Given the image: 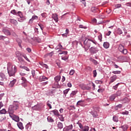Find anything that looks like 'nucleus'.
<instances>
[{"label": "nucleus", "mask_w": 131, "mask_h": 131, "mask_svg": "<svg viewBox=\"0 0 131 131\" xmlns=\"http://www.w3.org/2000/svg\"><path fill=\"white\" fill-rule=\"evenodd\" d=\"M19 102L15 101L13 103L12 105H10L8 108V112L9 114H13L18 108H19Z\"/></svg>", "instance_id": "f257e3e1"}, {"label": "nucleus", "mask_w": 131, "mask_h": 131, "mask_svg": "<svg viewBox=\"0 0 131 131\" xmlns=\"http://www.w3.org/2000/svg\"><path fill=\"white\" fill-rule=\"evenodd\" d=\"M8 73L9 76H14L17 71V67L8 64L7 67Z\"/></svg>", "instance_id": "f03ea898"}, {"label": "nucleus", "mask_w": 131, "mask_h": 131, "mask_svg": "<svg viewBox=\"0 0 131 131\" xmlns=\"http://www.w3.org/2000/svg\"><path fill=\"white\" fill-rule=\"evenodd\" d=\"M93 43H95L96 45V42H95V41L90 39H88V40H86V39L85 41H84V48L85 50H86V51H88V50H89L90 48H91V46H92Z\"/></svg>", "instance_id": "7ed1b4c3"}, {"label": "nucleus", "mask_w": 131, "mask_h": 131, "mask_svg": "<svg viewBox=\"0 0 131 131\" xmlns=\"http://www.w3.org/2000/svg\"><path fill=\"white\" fill-rule=\"evenodd\" d=\"M100 112V110L98 107H94V110L91 111V114L93 115V117H97L98 116V112Z\"/></svg>", "instance_id": "20e7f679"}, {"label": "nucleus", "mask_w": 131, "mask_h": 131, "mask_svg": "<svg viewBox=\"0 0 131 131\" xmlns=\"http://www.w3.org/2000/svg\"><path fill=\"white\" fill-rule=\"evenodd\" d=\"M9 116L11 117V118H12L13 120H14V121H16V122H19V121H20L19 117L16 115H15L13 114H9Z\"/></svg>", "instance_id": "39448f33"}, {"label": "nucleus", "mask_w": 131, "mask_h": 131, "mask_svg": "<svg viewBox=\"0 0 131 131\" xmlns=\"http://www.w3.org/2000/svg\"><path fill=\"white\" fill-rule=\"evenodd\" d=\"M17 15L20 18V19H18V21H19V22H23V21H24V20L26 19V18H25L24 16H23V14L21 11H18L17 12Z\"/></svg>", "instance_id": "423d86ee"}, {"label": "nucleus", "mask_w": 131, "mask_h": 131, "mask_svg": "<svg viewBox=\"0 0 131 131\" xmlns=\"http://www.w3.org/2000/svg\"><path fill=\"white\" fill-rule=\"evenodd\" d=\"M129 101H130V99L127 97H125L119 100L120 102H122V103H123L124 104H126L127 103H129Z\"/></svg>", "instance_id": "0eeeda50"}, {"label": "nucleus", "mask_w": 131, "mask_h": 131, "mask_svg": "<svg viewBox=\"0 0 131 131\" xmlns=\"http://www.w3.org/2000/svg\"><path fill=\"white\" fill-rule=\"evenodd\" d=\"M116 79H117V76L116 75H114L111 77L110 78L109 84H111V83H112L113 82H114V81H115Z\"/></svg>", "instance_id": "6e6552de"}, {"label": "nucleus", "mask_w": 131, "mask_h": 131, "mask_svg": "<svg viewBox=\"0 0 131 131\" xmlns=\"http://www.w3.org/2000/svg\"><path fill=\"white\" fill-rule=\"evenodd\" d=\"M72 128H73V125L71 124L63 128V131H71L72 130Z\"/></svg>", "instance_id": "1a4fd4ad"}, {"label": "nucleus", "mask_w": 131, "mask_h": 131, "mask_svg": "<svg viewBox=\"0 0 131 131\" xmlns=\"http://www.w3.org/2000/svg\"><path fill=\"white\" fill-rule=\"evenodd\" d=\"M32 109L33 110H37L38 111H39V110H40V109H41V107L40 106V105L37 104L36 105L32 106Z\"/></svg>", "instance_id": "9d476101"}, {"label": "nucleus", "mask_w": 131, "mask_h": 131, "mask_svg": "<svg viewBox=\"0 0 131 131\" xmlns=\"http://www.w3.org/2000/svg\"><path fill=\"white\" fill-rule=\"evenodd\" d=\"M90 52L92 54H96L98 52V49H97V48H95L94 47H91V49H90Z\"/></svg>", "instance_id": "9b49d317"}, {"label": "nucleus", "mask_w": 131, "mask_h": 131, "mask_svg": "<svg viewBox=\"0 0 131 131\" xmlns=\"http://www.w3.org/2000/svg\"><path fill=\"white\" fill-rule=\"evenodd\" d=\"M9 20L10 23H11V24H13L14 26H17V25H18V21H17L16 20L14 19H10Z\"/></svg>", "instance_id": "f8f14e48"}, {"label": "nucleus", "mask_w": 131, "mask_h": 131, "mask_svg": "<svg viewBox=\"0 0 131 131\" xmlns=\"http://www.w3.org/2000/svg\"><path fill=\"white\" fill-rule=\"evenodd\" d=\"M16 81H17V80H16V79H14L12 81H11L10 83L9 84V88H13L15 83H16Z\"/></svg>", "instance_id": "ddd939ff"}, {"label": "nucleus", "mask_w": 131, "mask_h": 131, "mask_svg": "<svg viewBox=\"0 0 131 131\" xmlns=\"http://www.w3.org/2000/svg\"><path fill=\"white\" fill-rule=\"evenodd\" d=\"M23 58H24V55H23L18 58V61H19L21 64H25V61Z\"/></svg>", "instance_id": "4468645a"}, {"label": "nucleus", "mask_w": 131, "mask_h": 131, "mask_svg": "<svg viewBox=\"0 0 131 131\" xmlns=\"http://www.w3.org/2000/svg\"><path fill=\"white\" fill-rule=\"evenodd\" d=\"M39 81H45L48 80V78L45 76H40L39 78Z\"/></svg>", "instance_id": "2eb2a0df"}, {"label": "nucleus", "mask_w": 131, "mask_h": 131, "mask_svg": "<svg viewBox=\"0 0 131 131\" xmlns=\"http://www.w3.org/2000/svg\"><path fill=\"white\" fill-rule=\"evenodd\" d=\"M91 12L93 13H97L99 12V9H98L96 7H93L91 9Z\"/></svg>", "instance_id": "dca6fc26"}, {"label": "nucleus", "mask_w": 131, "mask_h": 131, "mask_svg": "<svg viewBox=\"0 0 131 131\" xmlns=\"http://www.w3.org/2000/svg\"><path fill=\"white\" fill-rule=\"evenodd\" d=\"M52 18L54 19V21H55V22H58V15H57V14L54 13L52 15Z\"/></svg>", "instance_id": "f3484780"}, {"label": "nucleus", "mask_w": 131, "mask_h": 131, "mask_svg": "<svg viewBox=\"0 0 131 131\" xmlns=\"http://www.w3.org/2000/svg\"><path fill=\"white\" fill-rule=\"evenodd\" d=\"M17 125L20 129H23L24 128V127L23 126V124L21 122H18L17 123Z\"/></svg>", "instance_id": "a211bd4d"}, {"label": "nucleus", "mask_w": 131, "mask_h": 131, "mask_svg": "<svg viewBox=\"0 0 131 131\" xmlns=\"http://www.w3.org/2000/svg\"><path fill=\"white\" fill-rule=\"evenodd\" d=\"M58 53L59 55H67V54H68V52L61 50L58 51Z\"/></svg>", "instance_id": "6ab92c4d"}, {"label": "nucleus", "mask_w": 131, "mask_h": 131, "mask_svg": "<svg viewBox=\"0 0 131 131\" xmlns=\"http://www.w3.org/2000/svg\"><path fill=\"white\" fill-rule=\"evenodd\" d=\"M54 89H59L60 85L59 84V82H56L53 84Z\"/></svg>", "instance_id": "aec40b11"}, {"label": "nucleus", "mask_w": 131, "mask_h": 131, "mask_svg": "<svg viewBox=\"0 0 131 131\" xmlns=\"http://www.w3.org/2000/svg\"><path fill=\"white\" fill-rule=\"evenodd\" d=\"M3 32L6 34V35H10L11 33H10V31L6 29H4L3 30Z\"/></svg>", "instance_id": "412c9836"}, {"label": "nucleus", "mask_w": 131, "mask_h": 131, "mask_svg": "<svg viewBox=\"0 0 131 131\" xmlns=\"http://www.w3.org/2000/svg\"><path fill=\"white\" fill-rule=\"evenodd\" d=\"M110 46V44H109L107 42H104L103 43V47L105 49H108L109 48V47Z\"/></svg>", "instance_id": "4be33fe9"}, {"label": "nucleus", "mask_w": 131, "mask_h": 131, "mask_svg": "<svg viewBox=\"0 0 131 131\" xmlns=\"http://www.w3.org/2000/svg\"><path fill=\"white\" fill-rule=\"evenodd\" d=\"M16 41L18 43L19 48H22V46L21 45V43H22V40L20 39V38H18L16 39Z\"/></svg>", "instance_id": "5701e85b"}, {"label": "nucleus", "mask_w": 131, "mask_h": 131, "mask_svg": "<svg viewBox=\"0 0 131 131\" xmlns=\"http://www.w3.org/2000/svg\"><path fill=\"white\" fill-rule=\"evenodd\" d=\"M21 80H22V84H24V83H27V79H26V78L24 77H21Z\"/></svg>", "instance_id": "b1692460"}, {"label": "nucleus", "mask_w": 131, "mask_h": 131, "mask_svg": "<svg viewBox=\"0 0 131 131\" xmlns=\"http://www.w3.org/2000/svg\"><path fill=\"white\" fill-rule=\"evenodd\" d=\"M51 113H53V114H54V115H55L56 116H58L59 115V112L57 110L51 111Z\"/></svg>", "instance_id": "393cba45"}, {"label": "nucleus", "mask_w": 131, "mask_h": 131, "mask_svg": "<svg viewBox=\"0 0 131 131\" xmlns=\"http://www.w3.org/2000/svg\"><path fill=\"white\" fill-rule=\"evenodd\" d=\"M124 49V47L121 45H119L118 47V50L120 51V52H122V51Z\"/></svg>", "instance_id": "a878e982"}, {"label": "nucleus", "mask_w": 131, "mask_h": 131, "mask_svg": "<svg viewBox=\"0 0 131 131\" xmlns=\"http://www.w3.org/2000/svg\"><path fill=\"white\" fill-rule=\"evenodd\" d=\"M115 98H116V96L115 95V94L112 95L110 97V101H114V100H115Z\"/></svg>", "instance_id": "bb28decb"}, {"label": "nucleus", "mask_w": 131, "mask_h": 131, "mask_svg": "<svg viewBox=\"0 0 131 131\" xmlns=\"http://www.w3.org/2000/svg\"><path fill=\"white\" fill-rule=\"evenodd\" d=\"M55 81L56 82H59L60 81V80L61 79V76H57L54 78Z\"/></svg>", "instance_id": "cd10ccee"}, {"label": "nucleus", "mask_w": 131, "mask_h": 131, "mask_svg": "<svg viewBox=\"0 0 131 131\" xmlns=\"http://www.w3.org/2000/svg\"><path fill=\"white\" fill-rule=\"evenodd\" d=\"M57 127H58V128H59L60 129H61V128H63V123L59 122L57 124Z\"/></svg>", "instance_id": "c85d7f7f"}, {"label": "nucleus", "mask_w": 131, "mask_h": 131, "mask_svg": "<svg viewBox=\"0 0 131 131\" xmlns=\"http://www.w3.org/2000/svg\"><path fill=\"white\" fill-rule=\"evenodd\" d=\"M15 55L17 57H18V58H20V57H21L22 56H23V55H22L21 54V53H20V52L19 51H16L15 52Z\"/></svg>", "instance_id": "c756f323"}, {"label": "nucleus", "mask_w": 131, "mask_h": 131, "mask_svg": "<svg viewBox=\"0 0 131 131\" xmlns=\"http://www.w3.org/2000/svg\"><path fill=\"white\" fill-rule=\"evenodd\" d=\"M19 67L21 68V69H24L25 70H26V71H30V70L27 67L20 66Z\"/></svg>", "instance_id": "7c9ffc66"}, {"label": "nucleus", "mask_w": 131, "mask_h": 131, "mask_svg": "<svg viewBox=\"0 0 131 131\" xmlns=\"http://www.w3.org/2000/svg\"><path fill=\"white\" fill-rule=\"evenodd\" d=\"M37 19H38V17L36 15H34L32 16V18L30 19V22L33 21V20H37Z\"/></svg>", "instance_id": "2f4dec72"}, {"label": "nucleus", "mask_w": 131, "mask_h": 131, "mask_svg": "<svg viewBox=\"0 0 131 131\" xmlns=\"http://www.w3.org/2000/svg\"><path fill=\"white\" fill-rule=\"evenodd\" d=\"M121 128H122L124 131H126L127 130V128H128V126H127V125H124L123 126H121Z\"/></svg>", "instance_id": "473e14b6"}, {"label": "nucleus", "mask_w": 131, "mask_h": 131, "mask_svg": "<svg viewBox=\"0 0 131 131\" xmlns=\"http://www.w3.org/2000/svg\"><path fill=\"white\" fill-rule=\"evenodd\" d=\"M83 102L84 101L82 100H80L77 102V105H78V106H83Z\"/></svg>", "instance_id": "72a5a7b5"}, {"label": "nucleus", "mask_w": 131, "mask_h": 131, "mask_svg": "<svg viewBox=\"0 0 131 131\" xmlns=\"http://www.w3.org/2000/svg\"><path fill=\"white\" fill-rule=\"evenodd\" d=\"M47 120L49 122H54V119L52 117H48Z\"/></svg>", "instance_id": "f704fd0d"}, {"label": "nucleus", "mask_w": 131, "mask_h": 131, "mask_svg": "<svg viewBox=\"0 0 131 131\" xmlns=\"http://www.w3.org/2000/svg\"><path fill=\"white\" fill-rule=\"evenodd\" d=\"M116 32L117 33V34H122V30H121V29L120 28H118L117 31Z\"/></svg>", "instance_id": "c9c22d12"}, {"label": "nucleus", "mask_w": 131, "mask_h": 131, "mask_svg": "<svg viewBox=\"0 0 131 131\" xmlns=\"http://www.w3.org/2000/svg\"><path fill=\"white\" fill-rule=\"evenodd\" d=\"M19 75L20 76H25V75H26V73H25V72L23 71V70H21L20 72H19Z\"/></svg>", "instance_id": "e433bc0d"}, {"label": "nucleus", "mask_w": 131, "mask_h": 131, "mask_svg": "<svg viewBox=\"0 0 131 131\" xmlns=\"http://www.w3.org/2000/svg\"><path fill=\"white\" fill-rule=\"evenodd\" d=\"M115 95H116V97H119L121 96V91H119L116 92V94H115Z\"/></svg>", "instance_id": "4c0bfd02"}, {"label": "nucleus", "mask_w": 131, "mask_h": 131, "mask_svg": "<svg viewBox=\"0 0 131 131\" xmlns=\"http://www.w3.org/2000/svg\"><path fill=\"white\" fill-rule=\"evenodd\" d=\"M7 113V111H6V109L3 108L2 110L0 111V114H6Z\"/></svg>", "instance_id": "58836bf2"}, {"label": "nucleus", "mask_w": 131, "mask_h": 131, "mask_svg": "<svg viewBox=\"0 0 131 131\" xmlns=\"http://www.w3.org/2000/svg\"><path fill=\"white\" fill-rule=\"evenodd\" d=\"M0 76L3 80L5 79V78H6V75H5V74H4L3 73H0Z\"/></svg>", "instance_id": "ea45409f"}, {"label": "nucleus", "mask_w": 131, "mask_h": 131, "mask_svg": "<svg viewBox=\"0 0 131 131\" xmlns=\"http://www.w3.org/2000/svg\"><path fill=\"white\" fill-rule=\"evenodd\" d=\"M91 61H92V62H93V63H94V64L95 65H98V61H97V60H96L93 58H91Z\"/></svg>", "instance_id": "a19ab883"}, {"label": "nucleus", "mask_w": 131, "mask_h": 131, "mask_svg": "<svg viewBox=\"0 0 131 131\" xmlns=\"http://www.w3.org/2000/svg\"><path fill=\"white\" fill-rule=\"evenodd\" d=\"M113 119L115 122H118V118H117V117L114 116Z\"/></svg>", "instance_id": "79ce46f5"}, {"label": "nucleus", "mask_w": 131, "mask_h": 131, "mask_svg": "<svg viewBox=\"0 0 131 131\" xmlns=\"http://www.w3.org/2000/svg\"><path fill=\"white\" fill-rule=\"evenodd\" d=\"M112 73H113L114 74H120V73H121V72H120V71H113Z\"/></svg>", "instance_id": "37998d69"}, {"label": "nucleus", "mask_w": 131, "mask_h": 131, "mask_svg": "<svg viewBox=\"0 0 131 131\" xmlns=\"http://www.w3.org/2000/svg\"><path fill=\"white\" fill-rule=\"evenodd\" d=\"M57 49H59V50H63L64 49H63V46H62V45H61V43H59L58 46H57Z\"/></svg>", "instance_id": "c03bdc74"}, {"label": "nucleus", "mask_w": 131, "mask_h": 131, "mask_svg": "<svg viewBox=\"0 0 131 131\" xmlns=\"http://www.w3.org/2000/svg\"><path fill=\"white\" fill-rule=\"evenodd\" d=\"M90 127L88 126H85L83 128V131H89Z\"/></svg>", "instance_id": "a18cd8bd"}, {"label": "nucleus", "mask_w": 131, "mask_h": 131, "mask_svg": "<svg viewBox=\"0 0 131 131\" xmlns=\"http://www.w3.org/2000/svg\"><path fill=\"white\" fill-rule=\"evenodd\" d=\"M62 60H64V61H66L67 60H68V56H64L61 57Z\"/></svg>", "instance_id": "49530a36"}, {"label": "nucleus", "mask_w": 131, "mask_h": 131, "mask_svg": "<svg viewBox=\"0 0 131 131\" xmlns=\"http://www.w3.org/2000/svg\"><path fill=\"white\" fill-rule=\"evenodd\" d=\"M11 14H13V15H17V13L16 12V10L15 9L12 10L11 11Z\"/></svg>", "instance_id": "de8ad7c7"}, {"label": "nucleus", "mask_w": 131, "mask_h": 131, "mask_svg": "<svg viewBox=\"0 0 131 131\" xmlns=\"http://www.w3.org/2000/svg\"><path fill=\"white\" fill-rule=\"evenodd\" d=\"M32 74L33 78H36V77L35 76V71H32Z\"/></svg>", "instance_id": "09e8293b"}, {"label": "nucleus", "mask_w": 131, "mask_h": 131, "mask_svg": "<svg viewBox=\"0 0 131 131\" xmlns=\"http://www.w3.org/2000/svg\"><path fill=\"white\" fill-rule=\"evenodd\" d=\"M77 94V91H73L71 94V97L74 96Z\"/></svg>", "instance_id": "8fccbe9b"}, {"label": "nucleus", "mask_w": 131, "mask_h": 131, "mask_svg": "<svg viewBox=\"0 0 131 131\" xmlns=\"http://www.w3.org/2000/svg\"><path fill=\"white\" fill-rule=\"evenodd\" d=\"M75 72V71H74V70H71L70 71L69 74H70V75H73L74 74Z\"/></svg>", "instance_id": "3c124183"}, {"label": "nucleus", "mask_w": 131, "mask_h": 131, "mask_svg": "<svg viewBox=\"0 0 131 131\" xmlns=\"http://www.w3.org/2000/svg\"><path fill=\"white\" fill-rule=\"evenodd\" d=\"M70 89H66V90L63 91V94L64 95H67L68 94V92H69Z\"/></svg>", "instance_id": "603ef678"}, {"label": "nucleus", "mask_w": 131, "mask_h": 131, "mask_svg": "<svg viewBox=\"0 0 131 131\" xmlns=\"http://www.w3.org/2000/svg\"><path fill=\"white\" fill-rule=\"evenodd\" d=\"M47 106L49 107V109H52V105H51V102H50V101L47 102Z\"/></svg>", "instance_id": "864d4df0"}, {"label": "nucleus", "mask_w": 131, "mask_h": 131, "mask_svg": "<svg viewBox=\"0 0 131 131\" xmlns=\"http://www.w3.org/2000/svg\"><path fill=\"white\" fill-rule=\"evenodd\" d=\"M122 54H124V55H126L127 54V50L124 49L122 51Z\"/></svg>", "instance_id": "5fc2aeb1"}, {"label": "nucleus", "mask_w": 131, "mask_h": 131, "mask_svg": "<svg viewBox=\"0 0 131 131\" xmlns=\"http://www.w3.org/2000/svg\"><path fill=\"white\" fill-rule=\"evenodd\" d=\"M118 85H119V83H117L116 85L114 86L113 87V90H117V88H118Z\"/></svg>", "instance_id": "6e6d98bb"}, {"label": "nucleus", "mask_w": 131, "mask_h": 131, "mask_svg": "<svg viewBox=\"0 0 131 131\" xmlns=\"http://www.w3.org/2000/svg\"><path fill=\"white\" fill-rule=\"evenodd\" d=\"M122 114L123 115H128V111H125V112H122Z\"/></svg>", "instance_id": "4d7b16f0"}, {"label": "nucleus", "mask_w": 131, "mask_h": 131, "mask_svg": "<svg viewBox=\"0 0 131 131\" xmlns=\"http://www.w3.org/2000/svg\"><path fill=\"white\" fill-rule=\"evenodd\" d=\"M97 76V71L94 70L93 71V77H96Z\"/></svg>", "instance_id": "13d9d810"}, {"label": "nucleus", "mask_w": 131, "mask_h": 131, "mask_svg": "<svg viewBox=\"0 0 131 131\" xmlns=\"http://www.w3.org/2000/svg\"><path fill=\"white\" fill-rule=\"evenodd\" d=\"M79 28H83V29H86V27L83 26L82 25H79Z\"/></svg>", "instance_id": "bf43d9fd"}, {"label": "nucleus", "mask_w": 131, "mask_h": 131, "mask_svg": "<svg viewBox=\"0 0 131 131\" xmlns=\"http://www.w3.org/2000/svg\"><path fill=\"white\" fill-rule=\"evenodd\" d=\"M41 15L42 16V17L43 18H46L47 17V13L46 12H44V13H42L41 14Z\"/></svg>", "instance_id": "052dcab7"}, {"label": "nucleus", "mask_w": 131, "mask_h": 131, "mask_svg": "<svg viewBox=\"0 0 131 131\" xmlns=\"http://www.w3.org/2000/svg\"><path fill=\"white\" fill-rule=\"evenodd\" d=\"M99 18H100V19H104V18H105V16H104V15H102V14H100L98 16Z\"/></svg>", "instance_id": "680f3d73"}, {"label": "nucleus", "mask_w": 131, "mask_h": 131, "mask_svg": "<svg viewBox=\"0 0 131 131\" xmlns=\"http://www.w3.org/2000/svg\"><path fill=\"white\" fill-rule=\"evenodd\" d=\"M98 39L100 41H102V34H100V35L98 36Z\"/></svg>", "instance_id": "e2e57ef3"}, {"label": "nucleus", "mask_w": 131, "mask_h": 131, "mask_svg": "<svg viewBox=\"0 0 131 131\" xmlns=\"http://www.w3.org/2000/svg\"><path fill=\"white\" fill-rule=\"evenodd\" d=\"M79 126L80 128L82 129V130L83 129L84 127H83V126H82V124H81V123H79Z\"/></svg>", "instance_id": "0e129e2a"}, {"label": "nucleus", "mask_w": 131, "mask_h": 131, "mask_svg": "<svg viewBox=\"0 0 131 131\" xmlns=\"http://www.w3.org/2000/svg\"><path fill=\"white\" fill-rule=\"evenodd\" d=\"M82 90H89V89L85 85H83L82 86Z\"/></svg>", "instance_id": "69168bd1"}, {"label": "nucleus", "mask_w": 131, "mask_h": 131, "mask_svg": "<svg viewBox=\"0 0 131 131\" xmlns=\"http://www.w3.org/2000/svg\"><path fill=\"white\" fill-rule=\"evenodd\" d=\"M117 108H122V104H119L118 105L116 106Z\"/></svg>", "instance_id": "338daca9"}, {"label": "nucleus", "mask_w": 131, "mask_h": 131, "mask_svg": "<svg viewBox=\"0 0 131 131\" xmlns=\"http://www.w3.org/2000/svg\"><path fill=\"white\" fill-rule=\"evenodd\" d=\"M126 6H127V7H131V3H127L126 4Z\"/></svg>", "instance_id": "774afa93"}]
</instances>
